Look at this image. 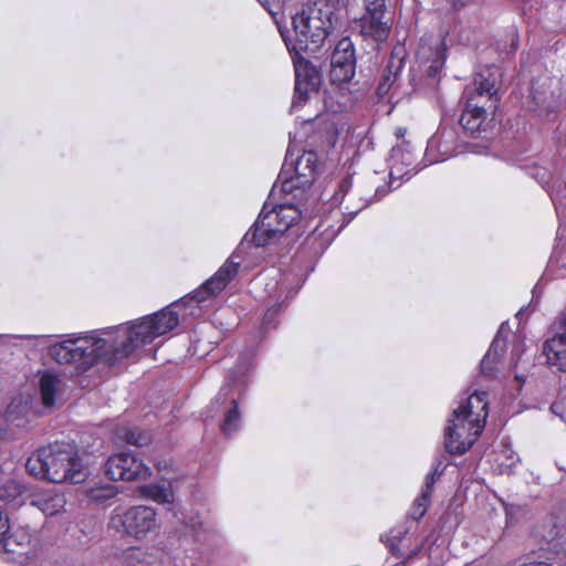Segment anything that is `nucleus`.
Returning a JSON list of instances; mask_svg holds the SVG:
<instances>
[{
    "label": "nucleus",
    "instance_id": "nucleus-6",
    "mask_svg": "<svg viewBox=\"0 0 566 566\" xmlns=\"http://www.w3.org/2000/svg\"><path fill=\"white\" fill-rule=\"evenodd\" d=\"M284 195L290 196V193ZM291 196L292 199L285 198L272 207L269 201H265L256 221L244 239L251 237V242L255 247H265L298 221L303 214V202L306 196L298 192H293Z\"/></svg>",
    "mask_w": 566,
    "mask_h": 566
},
{
    "label": "nucleus",
    "instance_id": "nucleus-31",
    "mask_svg": "<svg viewBox=\"0 0 566 566\" xmlns=\"http://www.w3.org/2000/svg\"><path fill=\"white\" fill-rule=\"evenodd\" d=\"M506 38L510 42L509 46L501 49L506 55L514 54L518 49V34L516 30L512 29L507 32Z\"/></svg>",
    "mask_w": 566,
    "mask_h": 566
},
{
    "label": "nucleus",
    "instance_id": "nucleus-38",
    "mask_svg": "<svg viewBox=\"0 0 566 566\" xmlns=\"http://www.w3.org/2000/svg\"><path fill=\"white\" fill-rule=\"evenodd\" d=\"M520 566H539V562H530V563H524Z\"/></svg>",
    "mask_w": 566,
    "mask_h": 566
},
{
    "label": "nucleus",
    "instance_id": "nucleus-3",
    "mask_svg": "<svg viewBox=\"0 0 566 566\" xmlns=\"http://www.w3.org/2000/svg\"><path fill=\"white\" fill-rule=\"evenodd\" d=\"M489 416L485 391H474L452 410L444 434L446 450L451 454L465 453L482 433Z\"/></svg>",
    "mask_w": 566,
    "mask_h": 566
},
{
    "label": "nucleus",
    "instance_id": "nucleus-21",
    "mask_svg": "<svg viewBox=\"0 0 566 566\" xmlns=\"http://www.w3.org/2000/svg\"><path fill=\"white\" fill-rule=\"evenodd\" d=\"M390 191V187L388 185H379L375 188L374 190V197H373V201H378L380 199H382L386 195H388ZM371 203V199H368V198H363V197H359V202L357 205H349L347 203L342 213L343 216H349V218L347 219L346 223H343L339 229L344 228L353 218H355V216L361 211L363 209H365L366 207H368L369 205Z\"/></svg>",
    "mask_w": 566,
    "mask_h": 566
},
{
    "label": "nucleus",
    "instance_id": "nucleus-41",
    "mask_svg": "<svg viewBox=\"0 0 566 566\" xmlns=\"http://www.w3.org/2000/svg\"><path fill=\"white\" fill-rule=\"evenodd\" d=\"M539 566H552V565L548 563H545V562H539Z\"/></svg>",
    "mask_w": 566,
    "mask_h": 566
},
{
    "label": "nucleus",
    "instance_id": "nucleus-26",
    "mask_svg": "<svg viewBox=\"0 0 566 566\" xmlns=\"http://www.w3.org/2000/svg\"><path fill=\"white\" fill-rule=\"evenodd\" d=\"M32 534L31 530L28 526L18 527L11 534L9 533L7 536L4 545H17L20 547H25L31 544Z\"/></svg>",
    "mask_w": 566,
    "mask_h": 566
},
{
    "label": "nucleus",
    "instance_id": "nucleus-36",
    "mask_svg": "<svg viewBox=\"0 0 566 566\" xmlns=\"http://www.w3.org/2000/svg\"><path fill=\"white\" fill-rule=\"evenodd\" d=\"M523 352V344L518 343L514 349H513V356H516L515 364L517 363V359L520 358L521 353Z\"/></svg>",
    "mask_w": 566,
    "mask_h": 566
},
{
    "label": "nucleus",
    "instance_id": "nucleus-29",
    "mask_svg": "<svg viewBox=\"0 0 566 566\" xmlns=\"http://www.w3.org/2000/svg\"><path fill=\"white\" fill-rule=\"evenodd\" d=\"M430 499L426 493H420L409 511V516L415 521H419L426 514Z\"/></svg>",
    "mask_w": 566,
    "mask_h": 566
},
{
    "label": "nucleus",
    "instance_id": "nucleus-39",
    "mask_svg": "<svg viewBox=\"0 0 566 566\" xmlns=\"http://www.w3.org/2000/svg\"><path fill=\"white\" fill-rule=\"evenodd\" d=\"M275 192H276V185L273 186V188H272V190L270 192L269 199H272L274 197Z\"/></svg>",
    "mask_w": 566,
    "mask_h": 566
},
{
    "label": "nucleus",
    "instance_id": "nucleus-8",
    "mask_svg": "<svg viewBox=\"0 0 566 566\" xmlns=\"http://www.w3.org/2000/svg\"><path fill=\"white\" fill-rule=\"evenodd\" d=\"M319 169V160L316 151L304 150L296 159L287 148L284 163L279 174L281 181L280 191L283 193L298 192L306 196Z\"/></svg>",
    "mask_w": 566,
    "mask_h": 566
},
{
    "label": "nucleus",
    "instance_id": "nucleus-17",
    "mask_svg": "<svg viewBox=\"0 0 566 566\" xmlns=\"http://www.w3.org/2000/svg\"><path fill=\"white\" fill-rule=\"evenodd\" d=\"M510 328L506 323H502L490 348L481 360L480 369L482 375L493 378L496 374V359L505 352V340Z\"/></svg>",
    "mask_w": 566,
    "mask_h": 566
},
{
    "label": "nucleus",
    "instance_id": "nucleus-14",
    "mask_svg": "<svg viewBox=\"0 0 566 566\" xmlns=\"http://www.w3.org/2000/svg\"><path fill=\"white\" fill-rule=\"evenodd\" d=\"M360 33L364 38L384 42L390 33V20L386 18L385 2H366V12L359 19Z\"/></svg>",
    "mask_w": 566,
    "mask_h": 566
},
{
    "label": "nucleus",
    "instance_id": "nucleus-18",
    "mask_svg": "<svg viewBox=\"0 0 566 566\" xmlns=\"http://www.w3.org/2000/svg\"><path fill=\"white\" fill-rule=\"evenodd\" d=\"M65 503L64 494L55 488L36 492L31 499V504L46 516H53L62 512Z\"/></svg>",
    "mask_w": 566,
    "mask_h": 566
},
{
    "label": "nucleus",
    "instance_id": "nucleus-24",
    "mask_svg": "<svg viewBox=\"0 0 566 566\" xmlns=\"http://www.w3.org/2000/svg\"><path fill=\"white\" fill-rule=\"evenodd\" d=\"M28 410V403L23 401L22 398H13L11 402L7 406L2 419L8 423H14L18 420H21Z\"/></svg>",
    "mask_w": 566,
    "mask_h": 566
},
{
    "label": "nucleus",
    "instance_id": "nucleus-33",
    "mask_svg": "<svg viewBox=\"0 0 566 566\" xmlns=\"http://www.w3.org/2000/svg\"><path fill=\"white\" fill-rule=\"evenodd\" d=\"M440 474L441 473L438 472V469H434L433 471L429 472L426 475L424 488L422 489L421 493H426L428 497H431V493H432L437 476H439Z\"/></svg>",
    "mask_w": 566,
    "mask_h": 566
},
{
    "label": "nucleus",
    "instance_id": "nucleus-11",
    "mask_svg": "<svg viewBox=\"0 0 566 566\" xmlns=\"http://www.w3.org/2000/svg\"><path fill=\"white\" fill-rule=\"evenodd\" d=\"M113 524H119L126 535L136 539L145 538L157 530V512L151 506L135 505L123 514L112 518Z\"/></svg>",
    "mask_w": 566,
    "mask_h": 566
},
{
    "label": "nucleus",
    "instance_id": "nucleus-7",
    "mask_svg": "<svg viewBox=\"0 0 566 566\" xmlns=\"http://www.w3.org/2000/svg\"><path fill=\"white\" fill-rule=\"evenodd\" d=\"M305 277L301 269H289L277 272L264 284L268 294L266 310L262 319V328H275L279 324L277 315L287 306L301 290Z\"/></svg>",
    "mask_w": 566,
    "mask_h": 566
},
{
    "label": "nucleus",
    "instance_id": "nucleus-35",
    "mask_svg": "<svg viewBox=\"0 0 566 566\" xmlns=\"http://www.w3.org/2000/svg\"><path fill=\"white\" fill-rule=\"evenodd\" d=\"M551 410L566 423V403L564 399H558L552 403Z\"/></svg>",
    "mask_w": 566,
    "mask_h": 566
},
{
    "label": "nucleus",
    "instance_id": "nucleus-30",
    "mask_svg": "<svg viewBox=\"0 0 566 566\" xmlns=\"http://www.w3.org/2000/svg\"><path fill=\"white\" fill-rule=\"evenodd\" d=\"M387 69H388V73L386 75H384V78L380 81V83L378 84L377 90H376L377 95L380 97H382L389 93L390 88L397 82L398 76H399L397 71H395V72L391 71V65H389Z\"/></svg>",
    "mask_w": 566,
    "mask_h": 566
},
{
    "label": "nucleus",
    "instance_id": "nucleus-27",
    "mask_svg": "<svg viewBox=\"0 0 566 566\" xmlns=\"http://www.w3.org/2000/svg\"><path fill=\"white\" fill-rule=\"evenodd\" d=\"M119 438L123 439L126 443L137 447L146 446L150 441L149 434L137 428L125 429Z\"/></svg>",
    "mask_w": 566,
    "mask_h": 566
},
{
    "label": "nucleus",
    "instance_id": "nucleus-25",
    "mask_svg": "<svg viewBox=\"0 0 566 566\" xmlns=\"http://www.w3.org/2000/svg\"><path fill=\"white\" fill-rule=\"evenodd\" d=\"M408 533V528L403 525L391 528L385 536H381V541L389 548L391 554L398 556L399 543L405 538Z\"/></svg>",
    "mask_w": 566,
    "mask_h": 566
},
{
    "label": "nucleus",
    "instance_id": "nucleus-37",
    "mask_svg": "<svg viewBox=\"0 0 566 566\" xmlns=\"http://www.w3.org/2000/svg\"><path fill=\"white\" fill-rule=\"evenodd\" d=\"M539 293H541V287H539V283H537L534 289H533V300H537L539 297Z\"/></svg>",
    "mask_w": 566,
    "mask_h": 566
},
{
    "label": "nucleus",
    "instance_id": "nucleus-23",
    "mask_svg": "<svg viewBox=\"0 0 566 566\" xmlns=\"http://www.w3.org/2000/svg\"><path fill=\"white\" fill-rule=\"evenodd\" d=\"M539 182L548 192L556 211L559 212L562 206L566 205V181L558 179L551 182L542 179Z\"/></svg>",
    "mask_w": 566,
    "mask_h": 566
},
{
    "label": "nucleus",
    "instance_id": "nucleus-34",
    "mask_svg": "<svg viewBox=\"0 0 566 566\" xmlns=\"http://www.w3.org/2000/svg\"><path fill=\"white\" fill-rule=\"evenodd\" d=\"M9 532H10L9 517L2 510H0V545L6 542Z\"/></svg>",
    "mask_w": 566,
    "mask_h": 566
},
{
    "label": "nucleus",
    "instance_id": "nucleus-5",
    "mask_svg": "<svg viewBox=\"0 0 566 566\" xmlns=\"http://www.w3.org/2000/svg\"><path fill=\"white\" fill-rule=\"evenodd\" d=\"M25 468L30 474L53 483H81L86 476L76 451L59 444L39 448L28 458Z\"/></svg>",
    "mask_w": 566,
    "mask_h": 566
},
{
    "label": "nucleus",
    "instance_id": "nucleus-2",
    "mask_svg": "<svg viewBox=\"0 0 566 566\" xmlns=\"http://www.w3.org/2000/svg\"><path fill=\"white\" fill-rule=\"evenodd\" d=\"M318 2H305L295 10L287 9L286 2H261L264 10L273 18L279 32L291 54L295 86L291 112L301 108L308 99V94L318 90L322 83L319 71L301 53L318 49L332 28L329 19H323Z\"/></svg>",
    "mask_w": 566,
    "mask_h": 566
},
{
    "label": "nucleus",
    "instance_id": "nucleus-19",
    "mask_svg": "<svg viewBox=\"0 0 566 566\" xmlns=\"http://www.w3.org/2000/svg\"><path fill=\"white\" fill-rule=\"evenodd\" d=\"M413 164V156L406 146L399 145L392 147L390 157H389V167H390V177L391 178H401L407 172L403 171V168L410 167Z\"/></svg>",
    "mask_w": 566,
    "mask_h": 566
},
{
    "label": "nucleus",
    "instance_id": "nucleus-40",
    "mask_svg": "<svg viewBox=\"0 0 566 566\" xmlns=\"http://www.w3.org/2000/svg\"><path fill=\"white\" fill-rule=\"evenodd\" d=\"M394 566H405V563L402 560L396 563Z\"/></svg>",
    "mask_w": 566,
    "mask_h": 566
},
{
    "label": "nucleus",
    "instance_id": "nucleus-15",
    "mask_svg": "<svg viewBox=\"0 0 566 566\" xmlns=\"http://www.w3.org/2000/svg\"><path fill=\"white\" fill-rule=\"evenodd\" d=\"M455 132L452 128L439 127L429 138L424 158L429 164L444 161L455 155Z\"/></svg>",
    "mask_w": 566,
    "mask_h": 566
},
{
    "label": "nucleus",
    "instance_id": "nucleus-9",
    "mask_svg": "<svg viewBox=\"0 0 566 566\" xmlns=\"http://www.w3.org/2000/svg\"><path fill=\"white\" fill-rule=\"evenodd\" d=\"M496 95L494 83L482 75L474 78L473 85L467 86L462 94L464 104L460 124L465 132L478 136L486 119V105Z\"/></svg>",
    "mask_w": 566,
    "mask_h": 566
},
{
    "label": "nucleus",
    "instance_id": "nucleus-22",
    "mask_svg": "<svg viewBox=\"0 0 566 566\" xmlns=\"http://www.w3.org/2000/svg\"><path fill=\"white\" fill-rule=\"evenodd\" d=\"M139 494L159 504H170L175 497L169 486L159 483H148L139 486Z\"/></svg>",
    "mask_w": 566,
    "mask_h": 566
},
{
    "label": "nucleus",
    "instance_id": "nucleus-1",
    "mask_svg": "<svg viewBox=\"0 0 566 566\" xmlns=\"http://www.w3.org/2000/svg\"><path fill=\"white\" fill-rule=\"evenodd\" d=\"M239 268L240 263L234 261L232 254L196 291L169 306L117 326L85 335H66L65 339L49 347V355L59 364H76V368L83 371L99 361L114 366L176 328L180 315H197L205 302L227 287L238 274Z\"/></svg>",
    "mask_w": 566,
    "mask_h": 566
},
{
    "label": "nucleus",
    "instance_id": "nucleus-13",
    "mask_svg": "<svg viewBox=\"0 0 566 566\" xmlns=\"http://www.w3.org/2000/svg\"><path fill=\"white\" fill-rule=\"evenodd\" d=\"M356 70V54L354 43L349 38L340 39L331 57L329 77L333 83L344 84L349 82Z\"/></svg>",
    "mask_w": 566,
    "mask_h": 566
},
{
    "label": "nucleus",
    "instance_id": "nucleus-4",
    "mask_svg": "<svg viewBox=\"0 0 566 566\" xmlns=\"http://www.w3.org/2000/svg\"><path fill=\"white\" fill-rule=\"evenodd\" d=\"M254 356L255 353L253 350L240 355L235 368L230 371L220 391L211 401V410H213L216 415H223L220 429L227 437H230L240 428L241 412L239 402L250 382L251 371L254 366Z\"/></svg>",
    "mask_w": 566,
    "mask_h": 566
},
{
    "label": "nucleus",
    "instance_id": "nucleus-20",
    "mask_svg": "<svg viewBox=\"0 0 566 566\" xmlns=\"http://www.w3.org/2000/svg\"><path fill=\"white\" fill-rule=\"evenodd\" d=\"M61 380L59 376L52 371H45L40 378V394L42 403L45 407H53L55 403V395L60 388Z\"/></svg>",
    "mask_w": 566,
    "mask_h": 566
},
{
    "label": "nucleus",
    "instance_id": "nucleus-28",
    "mask_svg": "<svg viewBox=\"0 0 566 566\" xmlns=\"http://www.w3.org/2000/svg\"><path fill=\"white\" fill-rule=\"evenodd\" d=\"M352 186H353L352 176L347 175L344 178H342L338 182L337 190L334 192V195L331 199V205L332 206L342 205L344 202L345 196L352 189Z\"/></svg>",
    "mask_w": 566,
    "mask_h": 566
},
{
    "label": "nucleus",
    "instance_id": "nucleus-42",
    "mask_svg": "<svg viewBox=\"0 0 566 566\" xmlns=\"http://www.w3.org/2000/svg\"><path fill=\"white\" fill-rule=\"evenodd\" d=\"M411 82L413 83L415 87H417V86H418V84L416 83V78H415V76H412V77H411Z\"/></svg>",
    "mask_w": 566,
    "mask_h": 566
},
{
    "label": "nucleus",
    "instance_id": "nucleus-12",
    "mask_svg": "<svg viewBox=\"0 0 566 566\" xmlns=\"http://www.w3.org/2000/svg\"><path fill=\"white\" fill-rule=\"evenodd\" d=\"M105 472L113 481H134L150 474L143 460L130 452L112 454L105 463Z\"/></svg>",
    "mask_w": 566,
    "mask_h": 566
},
{
    "label": "nucleus",
    "instance_id": "nucleus-32",
    "mask_svg": "<svg viewBox=\"0 0 566 566\" xmlns=\"http://www.w3.org/2000/svg\"><path fill=\"white\" fill-rule=\"evenodd\" d=\"M501 457H504L509 462H502L501 465L505 467L509 471L518 462V455L509 447L501 451Z\"/></svg>",
    "mask_w": 566,
    "mask_h": 566
},
{
    "label": "nucleus",
    "instance_id": "nucleus-10",
    "mask_svg": "<svg viewBox=\"0 0 566 566\" xmlns=\"http://www.w3.org/2000/svg\"><path fill=\"white\" fill-rule=\"evenodd\" d=\"M418 71L429 81V85L439 82V75L447 60V44L442 34L423 35L416 51Z\"/></svg>",
    "mask_w": 566,
    "mask_h": 566
},
{
    "label": "nucleus",
    "instance_id": "nucleus-16",
    "mask_svg": "<svg viewBox=\"0 0 566 566\" xmlns=\"http://www.w3.org/2000/svg\"><path fill=\"white\" fill-rule=\"evenodd\" d=\"M563 332L548 338L543 345L546 364L558 371L566 373V315L560 318Z\"/></svg>",
    "mask_w": 566,
    "mask_h": 566
}]
</instances>
